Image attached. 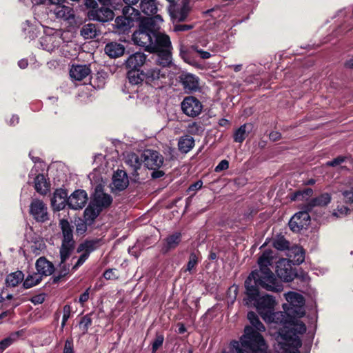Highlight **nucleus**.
I'll return each instance as SVG.
<instances>
[{
  "instance_id": "f257e3e1",
  "label": "nucleus",
  "mask_w": 353,
  "mask_h": 353,
  "mask_svg": "<svg viewBox=\"0 0 353 353\" xmlns=\"http://www.w3.org/2000/svg\"><path fill=\"white\" fill-rule=\"evenodd\" d=\"M59 226L61 230L62 239L59 248L60 261L57 265L55 274L51 278L52 283H57L68 275L70 270L76 271L89 258L90 254L99 249L103 244L102 239H86L81 243L77 248V252L81 253L77 262L70 268L67 263L75 248V241L73 235V226L67 219H62L59 221Z\"/></svg>"
},
{
  "instance_id": "f03ea898",
  "label": "nucleus",
  "mask_w": 353,
  "mask_h": 353,
  "mask_svg": "<svg viewBox=\"0 0 353 353\" xmlns=\"http://www.w3.org/2000/svg\"><path fill=\"white\" fill-rule=\"evenodd\" d=\"M273 254L270 249L264 250L257 260L259 268L252 271L245 280L246 304L255 303L259 298V287L272 292L283 291L282 283L271 270L274 263Z\"/></svg>"
},
{
  "instance_id": "7ed1b4c3",
  "label": "nucleus",
  "mask_w": 353,
  "mask_h": 353,
  "mask_svg": "<svg viewBox=\"0 0 353 353\" xmlns=\"http://www.w3.org/2000/svg\"><path fill=\"white\" fill-rule=\"evenodd\" d=\"M268 323L282 325L276 338L274 349L277 353H300L299 348L301 346L299 335L306 332L304 323L293 316H289L284 312H270L268 319H263Z\"/></svg>"
},
{
  "instance_id": "20e7f679",
  "label": "nucleus",
  "mask_w": 353,
  "mask_h": 353,
  "mask_svg": "<svg viewBox=\"0 0 353 353\" xmlns=\"http://www.w3.org/2000/svg\"><path fill=\"white\" fill-rule=\"evenodd\" d=\"M230 346L236 353H267L268 350V345L263 336L251 327L244 330L239 341H232Z\"/></svg>"
},
{
  "instance_id": "39448f33",
  "label": "nucleus",
  "mask_w": 353,
  "mask_h": 353,
  "mask_svg": "<svg viewBox=\"0 0 353 353\" xmlns=\"http://www.w3.org/2000/svg\"><path fill=\"white\" fill-rule=\"evenodd\" d=\"M162 22L163 19L159 14L141 18L139 21V29L132 34L134 43L148 52L154 38V33L156 30H159V24Z\"/></svg>"
},
{
  "instance_id": "423d86ee",
  "label": "nucleus",
  "mask_w": 353,
  "mask_h": 353,
  "mask_svg": "<svg viewBox=\"0 0 353 353\" xmlns=\"http://www.w3.org/2000/svg\"><path fill=\"white\" fill-rule=\"evenodd\" d=\"M288 303L283 305L289 316L299 319L305 315V299L303 296L295 292H288L284 294Z\"/></svg>"
},
{
  "instance_id": "0eeeda50",
  "label": "nucleus",
  "mask_w": 353,
  "mask_h": 353,
  "mask_svg": "<svg viewBox=\"0 0 353 353\" xmlns=\"http://www.w3.org/2000/svg\"><path fill=\"white\" fill-rule=\"evenodd\" d=\"M123 15L115 19V26L125 32L134 25V22L141 20L140 11L132 6H125L122 10Z\"/></svg>"
},
{
  "instance_id": "6e6552de",
  "label": "nucleus",
  "mask_w": 353,
  "mask_h": 353,
  "mask_svg": "<svg viewBox=\"0 0 353 353\" xmlns=\"http://www.w3.org/2000/svg\"><path fill=\"white\" fill-rule=\"evenodd\" d=\"M30 214L38 223H45L50 219L48 207L40 199H33L30 205Z\"/></svg>"
},
{
  "instance_id": "1a4fd4ad",
  "label": "nucleus",
  "mask_w": 353,
  "mask_h": 353,
  "mask_svg": "<svg viewBox=\"0 0 353 353\" xmlns=\"http://www.w3.org/2000/svg\"><path fill=\"white\" fill-rule=\"evenodd\" d=\"M142 161L148 169L155 170L162 166L163 157L159 152L148 149L142 153Z\"/></svg>"
},
{
  "instance_id": "9d476101",
  "label": "nucleus",
  "mask_w": 353,
  "mask_h": 353,
  "mask_svg": "<svg viewBox=\"0 0 353 353\" xmlns=\"http://www.w3.org/2000/svg\"><path fill=\"white\" fill-rule=\"evenodd\" d=\"M275 300L271 295L266 294L259 297L254 304L263 319H268L271 312L274 310Z\"/></svg>"
},
{
  "instance_id": "9b49d317",
  "label": "nucleus",
  "mask_w": 353,
  "mask_h": 353,
  "mask_svg": "<svg viewBox=\"0 0 353 353\" xmlns=\"http://www.w3.org/2000/svg\"><path fill=\"white\" fill-rule=\"evenodd\" d=\"M275 271L277 276L286 282L292 281L296 275L290 261L286 259H280L276 261Z\"/></svg>"
},
{
  "instance_id": "f8f14e48",
  "label": "nucleus",
  "mask_w": 353,
  "mask_h": 353,
  "mask_svg": "<svg viewBox=\"0 0 353 353\" xmlns=\"http://www.w3.org/2000/svg\"><path fill=\"white\" fill-rule=\"evenodd\" d=\"M166 75L157 68H151L145 73V81L155 89H160L166 84Z\"/></svg>"
},
{
  "instance_id": "ddd939ff",
  "label": "nucleus",
  "mask_w": 353,
  "mask_h": 353,
  "mask_svg": "<svg viewBox=\"0 0 353 353\" xmlns=\"http://www.w3.org/2000/svg\"><path fill=\"white\" fill-rule=\"evenodd\" d=\"M181 106L183 112L191 117H196L199 115L203 109L201 101L192 96L185 97Z\"/></svg>"
},
{
  "instance_id": "4468645a",
  "label": "nucleus",
  "mask_w": 353,
  "mask_h": 353,
  "mask_svg": "<svg viewBox=\"0 0 353 353\" xmlns=\"http://www.w3.org/2000/svg\"><path fill=\"white\" fill-rule=\"evenodd\" d=\"M168 49H172L170 37L163 32L156 30L148 52H155Z\"/></svg>"
},
{
  "instance_id": "2eb2a0df",
  "label": "nucleus",
  "mask_w": 353,
  "mask_h": 353,
  "mask_svg": "<svg viewBox=\"0 0 353 353\" xmlns=\"http://www.w3.org/2000/svg\"><path fill=\"white\" fill-rule=\"evenodd\" d=\"M99 210L108 208L112 203V197L109 194L105 193L101 185L95 188L92 201L90 202Z\"/></svg>"
},
{
  "instance_id": "dca6fc26",
  "label": "nucleus",
  "mask_w": 353,
  "mask_h": 353,
  "mask_svg": "<svg viewBox=\"0 0 353 353\" xmlns=\"http://www.w3.org/2000/svg\"><path fill=\"white\" fill-rule=\"evenodd\" d=\"M310 222V217L307 212L302 211L298 212L292 216L289 221V228L293 232H300L306 228Z\"/></svg>"
},
{
  "instance_id": "f3484780",
  "label": "nucleus",
  "mask_w": 353,
  "mask_h": 353,
  "mask_svg": "<svg viewBox=\"0 0 353 353\" xmlns=\"http://www.w3.org/2000/svg\"><path fill=\"white\" fill-rule=\"evenodd\" d=\"M113 11L108 7L102 6L99 8H93L88 12L90 19L105 23L110 21L114 18Z\"/></svg>"
},
{
  "instance_id": "a211bd4d",
  "label": "nucleus",
  "mask_w": 353,
  "mask_h": 353,
  "mask_svg": "<svg viewBox=\"0 0 353 353\" xmlns=\"http://www.w3.org/2000/svg\"><path fill=\"white\" fill-rule=\"evenodd\" d=\"M129 180L127 173L124 170H118L112 176V181L110 184L112 192H121L127 188Z\"/></svg>"
},
{
  "instance_id": "6ab92c4d",
  "label": "nucleus",
  "mask_w": 353,
  "mask_h": 353,
  "mask_svg": "<svg viewBox=\"0 0 353 353\" xmlns=\"http://www.w3.org/2000/svg\"><path fill=\"white\" fill-rule=\"evenodd\" d=\"M88 201V194L83 190H75L68 199V205L73 210L82 209Z\"/></svg>"
},
{
  "instance_id": "aec40b11",
  "label": "nucleus",
  "mask_w": 353,
  "mask_h": 353,
  "mask_svg": "<svg viewBox=\"0 0 353 353\" xmlns=\"http://www.w3.org/2000/svg\"><path fill=\"white\" fill-rule=\"evenodd\" d=\"M68 192L65 190L57 189L51 199V205L54 211H60L68 205Z\"/></svg>"
},
{
  "instance_id": "412c9836",
  "label": "nucleus",
  "mask_w": 353,
  "mask_h": 353,
  "mask_svg": "<svg viewBox=\"0 0 353 353\" xmlns=\"http://www.w3.org/2000/svg\"><path fill=\"white\" fill-rule=\"evenodd\" d=\"M146 59L147 56L143 52H137L128 57L124 65L129 70H140L145 63Z\"/></svg>"
},
{
  "instance_id": "4be33fe9",
  "label": "nucleus",
  "mask_w": 353,
  "mask_h": 353,
  "mask_svg": "<svg viewBox=\"0 0 353 353\" xmlns=\"http://www.w3.org/2000/svg\"><path fill=\"white\" fill-rule=\"evenodd\" d=\"M35 267L37 270V273L39 274L41 277L50 276L55 271L54 264L44 256L39 257L37 260Z\"/></svg>"
},
{
  "instance_id": "5701e85b",
  "label": "nucleus",
  "mask_w": 353,
  "mask_h": 353,
  "mask_svg": "<svg viewBox=\"0 0 353 353\" xmlns=\"http://www.w3.org/2000/svg\"><path fill=\"white\" fill-rule=\"evenodd\" d=\"M180 81L186 91H195L199 88V79L190 73H182L179 76Z\"/></svg>"
},
{
  "instance_id": "b1692460",
  "label": "nucleus",
  "mask_w": 353,
  "mask_h": 353,
  "mask_svg": "<svg viewBox=\"0 0 353 353\" xmlns=\"http://www.w3.org/2000/svg\"><path fill=\"white\" fill-rule=\"evenodd\" d=\"M125 163L127 165L131 168L132 174L137 175V171L141 168V166L143 164L142 154L139 157L134 152H130L125 156Z\"/></svg>"
},
{
  "instance_id": "393cba45",
  "label": "nucleus",
  "mask_w": 353,
  "mask_h": 353,
  "mask_svg": "<svg viewBox=\"0 0 353 353\" xmlns=\"http://www.w3.org/2000/svg\"><path fill=\"white\" fill-rule=\"evenodd\" d=\"M90 73V67L86 65H72L70 70V75L72 79L76 81H81Z\"/></svg>"
},
{
  "instance_id": "a878e982",
  "label": "nucleus",
  "mask_w": 353,
  "mask_h": 353,
  "mask_svg": "<svg viewBox=\"0 0 353 353\" xmlns=\"http://www.w3.org/2000/svg\"><path fill=\"white\" fill-rule=\"evenodd\" d=\"M104 50L105 54L111 58L119 57L125 52L124 46L117 42L107 43Z\"/></svg>"
},
{
  "instance_id": "bb28decb",
  "label": "nucleus",
  "mask_w": 353,
  "mask_h": 353,
  "mask_svg": "<svg viewBox=\"0 0 353 353\" xmlns=\"http://www.w3.org/2000/svg\"><path fill=\"white\" fill-rule=\"evenodd\" d=\"M182 234L181 232H176L167 236L163 246L164 252H168L171 250L176 248L181 241Z\"/></svg>"
},
{
  "instance_id": "cd10ccee",
  "label": "nucleus",
  "mask_w": 353,
  "mask_h": 353,
  "mask_svg": "<svg viewBox=\"0 0 353 353\" xmlns=\"http://www.w3.org/2000/svg\"><path fill=\"white\" fill-rule=\"evenodd\" d=\"M148 16H155L158 10L156 0H140L138 6Z\"/></svg>"
},
{
  "instance_id": "c85d7f7f",
  "label": "nucleus",
  "mask_w": 353,
  "mask_h": 353,
  "mask_svg": "<svg viewBox=\"0 0 353 353\" xmlns=\"http://www.w3.org/2000/svg\"><path fill=\"white\" fill-rule=\"evenodd\" d=\"M54 13L57 18L64 20H69L74 17L73 9L71 7L63 5V3L55 6Z\"/></svg>"
},
{
  "instance_id": "c756f323",
  "label": "nucleus",
  "mask_w": 353,
  "mask_h": 353,
  "mask_svg": "<svg viewBox=\"0 0 353 353\" xmlns=\"http://www.w3.org/2000/svg\"><path fill=\"white\" fill-rule=\"evenodd\" d=\"M172 49L155 52L157 54V63L162 67H170L172 64Z\"/></svg>"
},
{
  "instance_id": "7c9ffc66",
  "label": "nucleus",
  "mask_w": 353,
  "mask_h": 353,
  "mask_svg": "<svg viewBox=\"0 0 353 353\" xmlns=\"http://www.w3.org/2000/svg\"><path fill=\"white\" fill-rule=\"evenodd\" d=\"M59 43L57 37L52 35H46L40 39V44L42 48L50 52L59 47Z\"/></svg>"
},
{
  "instance_id": "2f4dec72",
  "label": "nucleus",
  "mask_w": 353,
  "mask_h": 353,
  "mask_svg": "<svg viewBox=\"0 0 353 353\" xmlns=\"http://www.w3.org/2000/svg\"><path fill=\"white\" fill-rule=\"evenodd\" d=\"M101 212V210L90 203L84 210L83 219L85 220L87 224L92 225Z\"/></svg>"
},
{
  "instance_id": "473e14b6",
  "label": "nucleus",
  "mask_w": 353,
  "mask_h": 353,
  "mask_svg": "<svg viewBox=\"0 0 353 353\" xmlns=\"http://www.w3.org/2000/svg\"><path fill=\"white\" fill-rule=\"evenodd\" d=\"M194 145V139L189 136H182L178 142V147L180 152L182 153H188L190 151Z\"/></svg>"
},
{
  "instance_id": "72a5a7b5",
  "label": "nucleus",
  "mask_w": 353,
  "mask_h": 353,
  "mask_svg": "<svg viewBox=\"0 0 353 353\" xmlns=\"http://www.w3.org/2000/svg\"><path fill=\"white\" fill-rule=\"evenodd\" d=\"M34 188L41 194H46L49 190V185L43 174H39L34 178Z\"/></svg>"
},
{
  "instance_id": "f704fd0d",
  "label": "nucleus",
  "mask_w": 353,
  "mask_h": 353,
  "mask_svg": "<svg viewBox=\"0 0 353 353\" xmlns=\"http://www.w3.org/2000/svg\"><path fill=\"white\" fill-rule=\"evenodd\" d=\"M331 199V195L329 193H323L319 196L312 199L308 203V206L310 208L326 206L330 203Z\"/></svg>"
},
{
  "instance_id": "c9c22d12",
  "label": "nucleus",
  "mask_w": 353,
  "mask_h": 353,
  "mask_svg": "<svg viewBox=\"0 0 353 353\" xmlns=\"http://www.w3.org/2000/svg\"><path fill=\"white\" fill-rule=\"evenodd\" d=\"M24 278L23 273L20 271H16L9 274L6 279V285L7 287L14 288L21 283Z\"/></svg>"
},
{
  "instance_id": "e433bc0d",
  "label": "nucleus",
  "mask_w": 353,
  "mask_h": 353,
  "mask_svg": "<svg viewBox=\"0 0 353 353\" xmlns=\"http://www.w3.org/2000/svg\"><path fill=\"white\" fill-rule=\"evenodd\" d=\"M248 319L251 323L252 326H250L255 332H263L265 331V328L263 324L260 321L257 314L254 312H249L248 313ZM248 326H246L248 327Z\"/></svg>"
},
{
  "instance_id": "4c0bfd02",
  "label": "nucleus",
  "mask_w": 353,
  "mask_h": 353,
  "mask_svg": "<svg viewBox=\"0 0 353 353\" xmlns=\"http://www.w3.org/2000/svg\"><path fill=\"white\" fill-rule=\"evenodd\" d=\"M127 76L132 85H138L145 81V73L141 70H128Z\"/></svg>"
},
{
  "instance_id": "58836bf2",
  "label": "nucleus",
  "mask_w": 353,
  "mask_h": 353,
  "mask_svg": "<svg viewBox=\"0 0 353 353\" xmlns=\"http://www.w3.org/2000/svg\"><path fill=\"white\" fill-rule=\"evenodd\" d=\"M189 12V8L186 4H183L180 8H176L171 12V17L177 21L185 20Z\"/></svg>"
},
{
  "instance_id": "ea45409f",
  "label": "nucleus",
  "mask_w": 353,
  "mask_h": 353,
  "mask_svg": "<svg viewBox=\"0 0 353 353\" xmlns=\"http://www.w3.org/2000/svg\"><path fill=\"white\" fill-rule=\"evenodd\" d=\"M248 126L250 125L243 124L234 131L233 135L234 142L241 143L245 139L249 133V131L247 130Z\"/></svg>"
},
{
  "instance_id": "a19ab883",
  "label": "nucleus",
  "mask_w": 353,
  "mask_h": 353,
  "mask_svg": "<svg viewBox=\"0 0 353 353\" xmlns=\"http://www.w3.org/2000/svg\"><path fill=\"white\" fill-rule=\"evenodd\" d=\"M81 35L85 39H94L97 35V28L93 23L84 25L81 30Z\"/></svg>"
},
{
  "instance_id": "79ce46f5",
  "label": "nucleus",
  "mask_w": 353,
  "mask_h": 353,
  "mask_svg": "<svg viewBox=\"0 0 353 353\" xmlns=\"http://www.w3.org/2000/svg\"><path fill=\"white\" fill-rule=\"evenodd\" d=\"M42 278L39 274L33 272L32 274L27 276L23 283V286L26 289H29L39 284Z\"/></svg>"
},
{
  "instance_id": "37998d69",
  "label": "nucleus",
  "mask_w": 353,
  "mask_h": 353,
  "mask_svg": "<svg viewBox=\"0 0 353 353\" xmlns=\"http://www.w3.org/2000/svg\"><path fill=\"white\" fill-rule=\"evenodd\" d=\"M91 315H92V313L85 314L81 319V320L79 323V328L82 331V333L83 334H85L88 332L89 327L92 323Z\"/></svg>"
},
{
  "instance_id": "c03bdc74",
  "label": "nucleus",
  "mask_w": 353,
  "mask_h": 353,
  "mask_svg": "<svg viewBox=\"0 0 353 353\" xmlns=\"http://www.w3.org/2000/svg\"><path fill=\"white\" fill-rule=\"evenodd\" d=\"M313 194V190L312 188H305L303 190H299L294 193L293 196L291 197L292 200H307L310 198Z\"/></svg>"
},
{
  "instance_id": "a18cd8bd",
  "label": "nucleus",
  "mask_w": 353,
  "mask_h": 353,
  "mask_svg": "<svg viewBox=\"0 0 353 353\" xmlns=\"http://www.w3.org/2000/svg\"><path fill=\"white\" fill-rule=\"evenodd\" d=\"M187 130L191 134L199 135L203 133L204 128L200 123L192 122L188 125Z\"/></svg>"
},
{
  "instance_id": "49530a36",
  "label": "nucleus",
  "mask_w": 353,
  "mask_h": 353,
  "mask_svg": "<svg viewBox=\"0 0 353 353\" xmlns=\"http://www.w3.org/2000/svg\"><path fill=\"white\" fill-rule=\"evenodd\" d=\"M273 245L279 250H285L289 248V242L281 236L274 241Z\"/></svg>"
},
{
  "instance_id": "de8ad7c7",
  "label": "nucleus",
  "mask_w": 353,
  "mask_h": 353,
  "mask_svg": "<svg viewBox=\"0 0 353 353\" xmlns=\"http://www.w3.org/2000/svg\"><path fill=\"white\" fill-rule=\"evenodd\" d=\"M198 256L195 252H192L189 257L185 271L191 272L198 263Z\"/></svg>"
},
{
  "instance_id": "09e8293b",
  "label": "nucleus",
  "mask_w": 353,
  "mask_h": 353,
  "mask_svg": "<svg viewBox=\"0 0 353 353\" xmlns=\"http://www.w3.org/2000/svg\"><path fill=\"white\" fill-rule=\"evenodd\" d=\"M341 194L346 203H353V187L347 188L341 191Z\"/></svg>"
},
{
  "instance_id": "8fccbe9b",
  "label": "nucleus",
  "mask_w": 353,
  "mask_h": 353,
  "mask_svg": "<svg viewBox=\"0 0 353 353\" xmlns=\"http://www.w3.org/2000/svg\"><path fill=\"white\" fill-rule=\"evenodd\" d=\"M164 337L163 335H157L152 344V352H156L157 350L163 345Z\"/></svg>"
},
{
  "instance_id": "3c124183",
  "label": "nucleus",
  "mask_w": 353,
  "mask_h": 353,
  "mask_svg": "<svg viewBox=\"0 0 353 353\" xmlns=\"http://www.w3.org/2000/svg\"><path fill=\"white\" fill-rule=\"evenodd\" d=\"M238 292V287L236 285L231 286L228 291V301H230L231 303H233L235 301Z\"/></svg>"
},
{
  "instance_id": "603ef678",
  "label": "nucleus",
  "mask_w": 353,
  "mask_h": 353,
  "mask_svg": "<svg viewBox=\"0 0 353 353\" xmlns=\"http://www.w3.org/2000/svg\"><path fill=\"white\" fill-rule=\"evenodd\" d=\"M14 338L11 336L3 339L0 341V353H2L7 347L12 344Z\"/></svg>"
},
{
  "instance_id": "864d4df0",
  "label": "nucleus",
  "mask_w": 353,
  "mask_h": 353,
  "mask_svg": "<svg viewBox=\"0 0 353 353\" xmlns=\"http://www.w3.org/2000/svg\"><path fill=\"white\" fill-rule=\"evenodd\" d=\"M345 159H346L345 157L339 156V157L334 158V159H332V161H327L326 163V165L330 166V167H336V166L341 164L342 163L345 162Z\"/></svg>"
},
{
  "instance_id": "5fc2aeb1",
  "label": "nucleus",
  "mask_w": 353,
  "mask_h": 353,
  "mask_svg": "<svg viewBox=\"0 0 353 353\" xmlns=\"http://www.w3.org/2000/svg\"><path fill=\"white\" fill-rule=\"evenodd\" d=\"M192 49L194 51H195L196 52H197L198 54H199L200 57L202 58L203 59H209L212 56V54L209 52L204 51V50L200 49L198 46H196V45L192 46Z\"/></svg>"
},
{
  "instance_id": "6e6d98bb",
  "label": "nucleus",
  "mask_w": 353,
  "mask_h": 353,
  "mask_svg": "<svg viewBox=\"0 0 353 353\" xmlns=\"http://www.w3.org/2000/svg\"><path fill=\"white\" fill-rule=\"evenodd\" d=\"M229 168V162L228 160H222L221 161L219 164L215 167L214 168V171L216 172H221L223 170H225L227 169H228Z\"/></svg>"
},
{
  "instance_id": "4d7b16f0",
  "label": "nucleus",
  "mask_w": 353,
  "mask_h": 353,
  "mask_svg": "<svg viewBox=\"0 0 353 353\" xmlns=\"http://www.w3.org/2000/svg\"><path fill=\"white\" fill-rule=\"evenodd\" d=\"M44 301H45V294H39L35 295L30 299V301L34 305L41 304L44 302Z\"/></svg>"
},
{
  "instance_id": "13d9d810",
  "label": "nucleus",
  "mask_w": 353,
  "mask_h": 353,
  "mask_svg": "<svg viewBox=\"0 0 353 353\" xmlns=\"http://www.w3.org/2000/svg\"><path fill=\"white\" fill-rule=\"evenodd\" d=\"M350 212V209L346 206L338 207L336 212L333 213L334 216L338 217L345 216Z\"/></svg>"
},
{
  "instance_id": "bf43d9fd",
  "label": "nucleus",
  "mask_w": 353,
  "mask_h": 353,
  "mask_svg": "<svg viewBox=\"0 0 353 353\" xmlns=\"http://www.w3.org/2000/svg\"><path fill=\"white\" fill-rule=\"evenodd\" d=\"M192 28V26L190 25L186 24H176L174 26V30L175 32H184L189 30Z\"/></svg>"
},
{
  "instance_id": "052dcab7",
  "label": "nucleus",
  "mask_w": 353,
  "mask_h": 353,
  "mask_svg": "<svg viewBox=\"0 0 353 353\" xmlns=\"http://www.w3.org/2000/svg\"><path fill=\"white\" fill-rule=\"evenodd\" d=\"M63 353H74L73 351V342L71 340L67 339L65 342Z\"/></svg>"
},
{
  "instance_id": "680f3d73",
  "label": "nucleus",
  "mask_w": 353,
  "mask_h": 353,
  "mask_svg": "<svg viewBox=\"0 0 353 353\" xmlns=\"http://www.w3.org/2000/svg\"><path fill=\"white\" fill-rule=\"evenodd\" d=\"M71 312H72V307L70 306V305H68V304L65 305L63 308V314L62 319H63L64 320L65 319L68 320L70 316Z\"/></svg>"
},
{
  "instance_id": "e2e57ef3",
  "label": "nucleus",
  "mask_w": 353,
  "mask_h": 353,
  "mask_svg": "<svg viewBox=\"0 0 353 353\" xmlns=\"http://www.w3.org/2000/svg\"><path fill=\"white\" fill-rule=\"evenodd\" d=\"M90 226L88 224L85 223V220L83 219V221L79 223L77 225V231L78 233L83 234L87 230V227Z\"/></svg>"
},
{
  "instance_id": "0e129e2a",
  "label": "nucleus",
  "mask_w": 353,
  "mask_h": 353,
  "mask_svg": "<svg viewBox=\"0 0 353 353\" xmlns=\"http://www.w3.org/2000/svg\"><path fill=\"white\" fill-rule=\"evenodd\" d=\"M89 292H90V288L86 289L85 291L79 296V302L81 304L83 305L84 303L88 301V300L89 299V294H90Z\"/></svg>"
},
{
  "instance_id": "69168bd1",
  "label": "nucleus",
  "mask_w": 353,
  "mask_h": 353,
  "mask_svg": "<svg viewBox=\"0 0 353 353\" xmlns=\"http://www.w3.org/2000/svg\"><path fill=\"white\" fill-rule=\"evenodd\" d=\"M114 269H108V270H106L103 272V276L104 277V279H106V280H110V279H117V277L114 275Z\"/></svg>"
},
{
  "instance_id": "338daca9",
  "label": "nucleus",
  "mask_w": 353,
  "mask_h": 353,
  "mask_svg": "<svg viewBox=\"0 0 353 353\" xmlns=\"http://www.w3.org/2000/svg\"><path fill=\"white\" fill-rule=\"evenodd\" d=\"M203 182L201 181H197L195 183L191 184L188 188L189 191L194 190H200L202 188Z\"/></svg>"
},
{
  "instance_id": "774afa93",
  "label": "nucleus",
  "mask_w": 353,
  "mask_h": 353,
  "mask_svg": "<svg viewBox=\"0 0 353 353\" xmlns=\"http://www.w3.org/2000/svg\"><path fill=\"white\" fill-rule=\"evenodd\" d=\"M281 134L277 131L271 132L269 134V138L271 141H276L281 139Z\"/></svg>"
}]
</instances>
